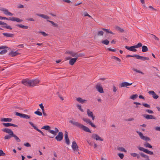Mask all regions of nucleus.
I'll return each instance as SVG.
<instances>
[{
  "mask_svg": "<svg viewBox=\"0 0 160 160\" xmlns=\"http://www.w3.org/2000/svg\"><path fill=\"white\" fill-rule=\"evenodd\" d=\"M118 155L121 159H122L124 157V154L123 153H118Z\"/></svg>",
  "mask_w": 160,
  "mask_h": 160,
  "instance_id": "57",
  "label": "nucleus"
},
{
  "mask_svg": "<svg viewBox=\"0 0 160 160\" xmlns=\"http://www.w3.org/2000/svg\"><path fill=\"white\" fill-rule=\"evenodd\" d=\"M138 149L141 151H142L144 152L149 154L150 155H153V152H151V151H149L148 149H145L144 148L142 147H138Z\"/></svg>",
  "mask_w": 160,
  "mask_h": 160,
  "instance_id": "6",
  "label": "nucleus"
},
{
  "mask_svg": "<svg viewBox=\"0 0 160 160\" xmlns=\"http://www.w3.org/2000/svg\"><path fill=\"white\" fill-rule=\"evenodd\" d=\"M24 145L27 147H30L31 146L30 144L28 142H27L26 143H24Z\"/></svg>",
  "mask_w": 160,
  "mask_h": 160,
  "instance_id": "60",
  "label": "nucleus"
},
{
  "mask_svg": "<svg viewBox=\"0 0 160 160\" xmlns=\"http://www.w3.org/2000/svg\"><path fill=\"white\" fill-rule=\"evenodd\" d=\"M82 119L84 121L88 124H89L91 121L90 119L85 118H83Z\"/></svg>",
  "mask_w": 160,
  "mask_h": 160,
  "instance_id": "36",
  "label": "nucleus"
},
{
  "mask_svg": "<svg viewBox=\"0 0 160 160\" xmlns=\"http://www.w3.org/2000/svg\"><path fill=\"white\" fill-rule=\"evenodd\" d=\"M77 59L76 58H72L69 61V63L71 65H73L75 62H76Z\"/></svg>",
  "mask_w": 160,
  "mask_h": 160,
  "instance_id": "23",
  "label": "nucleus"
},
{
  "mask_svg": "<svg viewBox=\"0 0 160 160\" xmlns=\"http://www.w3.org/2000/svg\"><path fill=\"white\" fill-rule=\"evenodd\" d=\"M136 132L138 134L140 137L141 139L147 142L150 141L151 140L149 137L144 136L143 134L141 132L138 131H137Z\"/></svg>",
  "mask_w": 160,
  "mask_h": 160,
  "instance_id": "4",
  "label": "nucleus"
},
{
  "mask_svg": "<svg viewBox=\"0 0 160 160\" xmlns=\"http://www.w3.org/2000/svg\"><path fill=\"white\" fill-rule=\"evenodd\" d=\"M109 41L107 39H105L104 40H102L101 41V42L102 44H105L106 45H108L109 43Z\"/></svg>",
  "mask_w": 160,
  "mask_h": 160,
  "instance_id": "35",
  "label": "nucleus"
},
{
  "mask_svg": "<svg viewBox=\"0 0 160 160\" xmlns=\"http://www.w3.org/2000/svg\"><path fill=\"white\" fill-rule=\"evenodd\" d=\"M144 146L146 148H152V146H151L149 143L148 142H146L144 144Z\"/></svg>",
  "mask_w": 160,
  "mask_h": 160,
  "instance_id": "34",
  "label": "nucleus"
},
{
  "mask_svg": "<svg viewBox=\"0 0 160 160\" xmlns=\"http://www.w3.org/2000/svg\"><path fill=\"white\" fill-rule=\"evenodd\" d=\"M143 117L147 119H156L155 117L153 115L148 114H144L143 115Z\"/></svg>",
  "mask_w": 160,
  "mask_h": 160,
  "instance_id": "15",
  "label": "nucleus"
},
{
  "mask_svg": "<svg viewBox=\"0 0 160 160\" xmlns=\"http://www.w3.org/2000/svg\"><path fill=\"white\" fill-rule=\"evenodd\" d=\"M97 35L98 36H102L103 35L104 32L102 31H99L97 33Z\"/></svg>",
  "mask_w": 160,
  "mask_h": 160,
  "instance_id": "40",
  "label": "nucleus"
},
{
  "mask_svg": "<svg viewBox=\"0 0 160 160\" xmlns=\"http://www.w3.org/2000/svg\"><path fill=\"white\" fill-rule=\"evenodd\" d=\"M87 114L88 117L91 118L92 120L95 119V116L93 115V113L89 109L87 110Z\"/></svg>",
  "mask_w": 160,
  "mask_h": 160,
  "instance_id": "11",
  "label": "nucleus"
},
{
  "mask_svg": "<svg viewBox=\"0 0 160 160\" xmlns=\"http://www.w3.org/2000/svg\"><path fill=\"white\" fill-rule=\"evenodd\" d=\"M42 128L46 130H48L49 131L50 129V127L49 126L46 125L43 126Z\"/></svg>",
  "mask_w": 160,
  "mask_h": 160,
  "instance_id": "38",
  "label": "nucleus"
},
{
  "mask_svg": "<svg viewBox=\"0 0 160 160\" xmlns=\"http://www.w3.org/2000/svg\"><path fill=\"white\" fill-rule=\"evenodd\" d=\"M132 70H133V71H135V72H137L140 73L142 75L144 74V73H143L141 71H140L136 69H135V68H133L132 69Z\"/></svg>",
  "mask_w": 160,
  "mask_h": 160,
  "instance_id": "43",
  "label": "nucleus"
},
{
  "mask_svg": "<svg viewBox=\"0 0 160 160\" xmlns=\"http://www.w3.org/2000/svg\"><path fill=\"white\" fill-rule=\"evenodd\" d=\"M50 133L53 134L54 135L53 136H48V137L50 138H53L56 135L55 131L52 130L51 129H50L48 131Z\"/></svg>",
  "mask_w": 160,
  "mask_h": 160,
  "instance_id": "27",
  "label": "nucleus"
},
{
  "mask_svg": "<svg viewBox=\"0 0 160 160\" xmlns=\"http://www.w3.org/2000/svg\"><path fill=\"white\" fill-rule=\"evenodd\" d=\"M148 51V48L147 46H143L142 48V52H145Z\"/></svg>",
  "mask_w": 160,
  "mask_h": 160,
  "instance_id": "30",
  "label": "nucleus"
},
{
  "mask_svg": "<svg viewBox=\"0 0 160 160\" xmlns=\"http://www.w3.org/2000/svg\"><path fill=\"white\" fill-rule=\"evenodd\" d=\"M12 135H10V134L6 135L4 136V138L5 140L9 139L12 137Z\"/></svg>",
  "mask_w": 160,
  "mask_h": 160,
  "instance_id": "32",
  "label": "nucleus"
},
{
  "mask_svg": "<svg viewBox=\"0 0 160 160\" xmlns=\"http://www.w3.org/2000/svg\"><path fill=\"white\" fill-rule=\"evenodd\" d=\"M101 29L102 30H103V31H105V32H106L107 33L112 34L113 35L115 34V33H113L112 31H109V30L108 29H107L104 28H101Z\"/></svg>",
  "mask_w": 160,
  "mask_h": 160,
  "instance_id": "31",
  "label": "nucleus"
},
{
  "mask_svg": "<svg viewBox=\"0 0 160 160\" xmlns=\"http://www.w3.org/2000/svg\"><path fill=\"white\" fill-rule=\"evenodd\" d=\"M34 113L35 114H36L38 116H41L42 115V113L41 112H40L38 111H35L34 112Z\"/></svg>",
  "mask_w": 160,
  "mask_h": 160,
  "instance_id": "48",
  "label": "nucleus"
},
{
  "mask_svg": "<svg viewBox=\"0 0 160 160\" xmlns=\"http://www.w3.org/2000/svg\"><path fill=\"white\" fill-rule=\"evenodd\" d=\"M136 58L138 59H141L143 61H145V60H149V58L148 57L141 56L138 54L137 55Z\"/></svg>",
  "mask_w": 160,
  "mask_h": 160,
  "instance_id": "18",
  "label": "nucleus"
},
{
  "mask_svg": "<svg viewBox=\"0 0 160 160\" xmlns=\"http://www.w3.org/2000/svg\"><path fill=\"white\" fill-rule=\"evenodd\" d=\"M77 101L82 104L85 103L87 101V100L83 99L81 98H78L76 99Z\"/></svg>",
  "mask_w": 160,
  "mask_h": 160,
  "instance_id": "22",
  "label": "nucleus"
},
{
  "mask_svg": "<svg viewBox=\"0 0 160 160\" xmlns=\"http://www.w3.org/2000/svg\"><path fill=\"white\" fill-rule=\"evenodd\" d=\"M7 50L5 49H4L0 52V54L2 55L5 54L7 52Z\"/></svg>",
  "mask_w": 160,
  "mask_h": 160,
  "instance_id": "49",
  "label": "nucleus"
},
{
  "mask_svg": "<svg viewBox=\"0 0 160 160\" xmlns=\"http://www.w3.org/2000/svg\"><path fill=\"white\" fill-rule=\"evenodd\" d=\"M116 29L118 30V31H120V32H124V30L123 29L119 27L118 26H116Z\"/></svg>",
  "mask_w": 160,
  "mask_h": 160,
  "instance_id": "37",
  "label": "nucleus"
},
{
  "mask_svg": "<svg viewBox=\"0 0 160 160\" xmlns=\"http://www.w3.org/2000/svg\"><path fill=\"white\" fill-rule=\"evenodd\" d=\"M82 15H83L84 16H87L88 15V13L86 12H83Z\"/></svg>",
  "mask_w": 160,
  "mask_h": 160,
  "instance_id": "63",
  "label": "nucleus"
},
{
  "mask_svg": "<svg viewBox=\"0 0 160 160\" xmlns=\"http://www.w3.org/2000/svg\"><path fill=\"white\" fill-rule=\"evenodd\" d=\"M0 19H1V20H2V19H6V20H9V18H6L5 17H2V16H1L0 17Z\"/></svg>",
  "mask_w": 160,
  "mask_h": 160,
  "instance_id": "59",
  "label": "nucleus"
},
{
  "mask_svg": "<svg viewBox=\"0 0 160 160\" xmlns=\"http://www.w3.org/2000/svg\"><path fill=\"white\" fill-rule=\"evenodd\" d=\"M72 148L74 151H78L79 150L78 147L75 141H73L72 143Z\"/></svg>",
  "mask_w": 160,
  "mask_h": 160,
  "instance_id": "14",
  "label": "nucleus"
},
{
  "mask_svg": "<svg viewBox=\"0 0 160 160\" xmlns=\"http://www.w3.org/2000/svg\"><path fill=\"white\" fill-rule=\"evenodd\" d=\"M9 20L12 21H16L18 22H21L22 20V19H20L19 18H15L14 17H13L12 18H9Z\"/></svg>",
  "mask_w": 160,
  "mask_h": 160,
  "instance_id": "16",
  "label": "nucleus"
},
{
  "mask_svg": "<svg viewBox=\"0 0 160 160\" xmlns=\"http://www.w3.org/2000/svg\"><path fill=\"white\" fill-rule=\"evenodd\" d=\"M77 106L78 109L80 110L82 112H83V110L82 109V107L81 105L78 104L77 105Z\"/></svg>",
  "mask_w": 160,
  "mask_h": 160,
  "instance_id": "50",
  "label": "nucleus"
},
{
  "mask_svg": "<svg viewBox=\"0 0 160 160\" xmlns=\"http://www.w3.org/2000/svg\"><path fill=\"white\" fill-rule=\"evenodd\" d=\"M91 137L92 138L96 140H99L103 141V139L100 137L98 135L95 134H93Z\"/></svg>",
  "mask_w": 160,
  "mask_h": 160,
  "instance_id": "9",
  "label": "nucleus"
},
{
  "mask_svg": "<svg viewBox=\"0 0 160 160\" xmlns=\"http://www.w3.org/2000/svg\"><path fill=\"white\" fill-rule=\"evenodd\" d=\"M96 88L100 93H102L103 92V88L100 84H98L96 86Z\"/></svg>",
  "mask_w": 160,
  "mask_h": 160,
  "instance_id": "10",
  "label": "nucleus"
},
{
  "mask_svg": "<svg viewBox=\"0 0 160 160\" xmlns=\"http://www.w3.org/2000/svg\"><path fill=\"white\" fill-rule=\"evenodd\" d=\"M29 124L31 126H32L33 128L35 129L37 131H38V132H39L40 133H41V134L42 135H43V136H44L45 135V134L41 130H40L38 129L37 127L32 122H29Z\"/></svg>",
  "mask_w": 160,
  "mask_h": 160,
  "instance_id": "8",
  "label": "nucleus"
},
{
  "mask_svg": "<svg viewBox=\"0 0 160 160\" xmlns=\"http://www.w3.org/2000/svg\"><path fill=\"white\" fill-rule=\"evenodd\" d=\"M69 122L73 125L78 127L79 128L83 130L86 132H91V131L88 128L82 124L78 122L74 121L73 120H70Z\"/></svg>",
  "mask_w": 160,
  "mask_h": 160,
  "instance_id": "2",
  "label": "nucleus"
},
{
  "mask_svg": "<svg viewBox=\"0 0 160 160\" xmlns=\"http://www.w3.org/2000/svg\"><path fill=\"white\" fill-rule=\"evenodd\" d=\"M64 135L65 142L67 145H69L70 143V142L69 139L68 138V134L67 132L65 131Z\"/></svg>",
  "mask_w": 160,
  "mask_h": 160,
  "instance_id": "12",
  "label": "nucleus"
},
{
  "mask_svg": "<svg viewBox=\"0 0 160 160\" xmlns=\"http://www.w3.org/2000/svg\"><path fill=\"white\" fill-rule=\"evenodd\" d=\"M111 58L112 59H114L115 60H116L117 61H118L119 62H120L121 61V60L120 59H119L117 57H116L115 56H113L112 57H111Z\"/></svg>",
  "mask_w": 160,
  "mask_h": 160,
  "instance_id": "42",
  "label": "nucleus"
},
{
  "mask_svg": "<svg viewBox=\"0 0 160 160\" xmlns=\"http://www.w3.org/2000/svg\"><path fill=\"white\" fill-rule=\"evenodd\" d=\"M2 34L5 37H13L14 35L12 33H3Z\"/></svg>",
  "mask_w": 160,
  "mask_h": 160,
  "instance_id": "24",
  "label": "nucleus"
},
{
  "mask_svg": "<svg viewBox=\"0 0 160 160\" xmlns=\"http://www.w3.org/2000/svg\"><path fill=\"white\" fill-rule=\"evenodd\" d=\"M3 125L6 127H8L9 126H13L14 127H18V126L17 125L14 124H12L9 123H3Z\"/></svg>",
  "mask_w": 160,
  "mask_h": 160,
  "instance_id": "20",
  "label": "nucleus"
},
{
  "mask_svg": "<svg viewBox=\"0 0 160 160\" xmlns=\"http://www.w3.org/2000/svg\"><path fill=\"white\" fill-rule=\"evenodd\" d=\"M118 149L121 151L122 152H126V151L125 150V149L122 147H119L118 148Z\"/></svg>",
  "mask_w": 160,
  "mask_h": 160,
  "instance_id": "39",
  "label": "nucleus"
},
{
  "mask_svg": "<svg viewBox=\"0 0 160 160\" xmlns=\"http://www.w3.org/2000/svg\"><path fill=\"white\" fill-rule=\"evenodd\" d=\"M12 120V119L11 118H2L1 119V122H11Z\"/></svg>",
  "mask_w": 160,
  "mask_h": 160,
  "instance_id": "25",
  "label": "nucleus"
},
{
  "mask_svg": "<svg viewBox=\"0 0 160 160\" xmlns=\"http://www.w3.org/2000/svg\"><path fill=\"white\" fill-rule=\"evenodd\" d=\"M132 83H130L127 82H125L121 83L120 86L121 88H122L131 85H132Z\"/></svg>",
  "mask_w": 160,
  "mask_h": 160,
  "instance_id": "21",
  "label": "nucleus"
},
{
  "mask_svg": "<svg viewBox=\"0 0 160 160\" xmlns=\"http://www.w3.org/2000/svg\"><path fill=\"white\" fill-rule=\"evenodd\" d=\"M74 52L72 51H68L66 52V53L71 55L72 57L74 56Z\"/></svg>",
  "mask_w": 160,
  "mask_h": 160,
  "instance_id": "44",
  "label": "nucleus"
},
{
  "mask_svg": "<svg viewBox=\"0 0 160 160\" xmlns=\"http://www.w3.org/2000/svg\"><path fill=\"white\" fill-rule=\"evenodd\" d=\"M137 54L134 55H128L126 56V58H129V57H133V58H136Z\"/></svg>",
  "mask_w": 160,
  "mask_h": 160,
  "instance_id": "52",
  "label": "nucleus"
},
{
  "mask_svg": "<svg viewBox=\"0 0 160 160\" xmlns=\"http://www.w3.org/2000/svg\"><path fill=\"white\" fill-rule=\"evenodd\" d=\"M148 93L149 94H151L152 95L153 98L155 99H157L158 98V95H156L155 92L153 91H149Z\"/></svg>",
  "mask_w": 160,
  "mask_h": 160,
  "instance_id": "19",
  "label": "nucleus"
},
{
  "mask_svg": "<svg viewBox=\"0 0 160 160\" xmlns=\"http://www.w3.org/2000/svg\"><path fill=\"white\" fill-rule=\"evenodd\" d=\"M5 153L3 152V151L1 150H0V156H5Z\"/></svg>",
  "mask_w": 160,
  "mask_h": 160,
  "instance_id": "54",
  "label": "nucleus"
},
{
  "mask_svg": "<svg viewBox=\"0 0 160 160\" xmlns=\"http://www.w3.org/2000/svg\"><path fill=\"white\" fill-rule=\"evenodd\" d=\"M2 28H7V29H9L10 30H12V28H11L10 26L9 25H6V26H2Z\"/></svg>",
  "mask_w": 160,
  "mask_h": 160,
  "instance_id": "46",
  "label": "nucleus"
},
{
  "mask_svg": "<svg viewBox=\"0 0 160 160\" xmlns=\"http://www.w3.org/2000/svg\"><path fill=\"white\" fill-rule=\"evenodd\" d=\"M140 1H141V3L143 4V6L145 8H147V7H146L145 5V2H144V0H140Z\"/></svg>",
  "mask_w": 160,
  "mask_h": 160,
  "instance_id": "58",
  "label": "nucleus"
},
{
  "mask_svg": "<svg viewBox=\"0 0 160 160\" xmlns=\"http://www.w3.org/2000/svg\"><path fill=\"white\" fill-rule=\"evenodd\" d=\"M22 118L25 119H29L30 118V116L29 115L23 114Z\"/></svg>",
  "mask_w": 160,
  "mask_h": 160,
  "instance_id": "45",
  "label": "nucleus"
},
{
  "mask_svg": "<svg viewBox=\"0 0 160 160\" xmlns=\"http://www.w3.org/2000/svg\"><path fill=\"white\" fill-rule=\"evenodd\" d=\"M125 48L128 50L132 52H136L137 51V50L135 49L136 48L134 45L130 47H128V46H126L125 47Z\"/></svg>",
  "mask_w": 160,
  "mask_h": 160,
  "instance_id": "17",
  "label": "nucleus"
},
{
  "mask_svg": "<svg viewBox=\"0 0 160 160\" xmlns=\"http://www.w3.org/2000/svg\"><path fill=\"white\" fill-rule=\"evenodd\" d=\"M12 137L14 138L16 141L18 142H21L20 139L14 133L12 135Z\"/></svg>",
  "mask_w": 160,
  "mask_h": 160,
  "instance_id": "29",
  "label": "nucleus"
},
{
  "mask_svg": "<svg viewBox=\"0 0 160 160\" xmlns=\"http://www.w3.org/2000/svg\"><path fill=\"white\" fill-rule=\"evenodd\" d=\"M107 49L110 51H111L113 52H115L116 51V49L111 48H108Z\"/></svg>",
  "mask_w": 160,
  "mask_h": 160,
  "instance_id": "62",
  "label": "nucleus"
},
{
  "mask_svg": "<svg viewBox=\"0 0 160 160\" xmlns=\"http://www.w3.org/2000/svg\"><path fill=\"white\" fill-rule=\"evenodd\" d=\"M139 154H140V155H141V156H142V157L144 158H147V159L149 158V157L148 155L144 154L142 152H140Z\"/></svg>",
  "mask_w": 160,
  "mask_h": 160,
  "instance_id": "33",
  "label": "nucleus"
},
{
  "mask_svg": "<svg viewBox=\"0 0 160 160\" xmlns=\"http://www.w3.org/2000/svg\"><path fill=\"white\" fill-rule=\"evenodd\" d=\"M73 57H75V58H76L77 59L78 58V53L74 52Z\"/></svg>",
  "mask_w": 160,
  "mask_h": 160,
  "instance_id": "55",
  "label": "nucleus"
},
{
  "mask_svg": "<svg viewBox=\"0 0 160 160\" xmlns=\"http://www.w3.org/2000/svg\"><path fill=\"white\" fill-rule=\"evenodd\" d=\"M142 105L145 107L147 108H150V106L149 105L145 103H142Z\"/></svg>",
  "mask_w": 160,
  "mask_h": 160,
  "instance_id": "53",
  "label": "nucleus"
},
{
  "mask_svg": "<svg viewBox=\"0 0 160 160\" xmlns=\"http://www.w3.org/2000/svg\"><path fill=\"white\" fill-rule=\"evenodd\" d=\"M0 11L3 12L4 14L8 16H12L13 15V14L9 12L7 9L3 8L0 7Z\"/></svg>",
  "mask_w": 160,
  "mask_h": 160,
  "instance_id": "5",
  "label": "nucleus"
},
{
  "mask_svg": "<svg viewBox=\"0 0 160 160\" xmlns=\"http://www.w3.org/2000/svg\"><path fill=\"white\" fill-rule=\"evenodd\" d=\"M20 54L17 52L12 51L10 53V54L12 55V56L14 57Z\"/></svg>",
  "mask_w": 160,
  "mask_h": 160,
  "instance_id": "28",
  "label": "nucleus"
},
{
  "mask_svg": "<svg viewBox=\"0 0 160 160\" xmlns=\"http://www.w3.org/2000/svg\"><path fill=\"white\" fill-rule=\"evenodd\" d=\"M22 82V84L26 86L33 87L39 83V81L38 79L29 80L25 79H23Z\"/></svg>",
  "mask_w": 160,
  "mask_h": 160,
  "instance_id": "1",
  "label": "nucleus"
},
{
  "mask_svg": "<svg viewBox=\"0 0 160 160\" xmlns=\"http://www.w3.org/2000/svg\"><path fill=\"white\" fill-rule=\"evenodd\" d=\"M137 153H130V155L133 157H136V155Z\"/></svg>",
  "mask_w": 160,
  "mask_h": 160,
  "instance_id": "64",
  "label": "nucleus"
},
{
  "mask_svg": "<svg viewBox=\"0 0 160 160\" xmlns=\"http://www.w3.org/2000/svg\"><path fill=\"white\" fill-rule=\"evenodd\" d=\"M152 36H153V38L156 40L157 41H159V38H157L155 35L153 34H152Z\"/></svg>",
  "mask_w": 160,
  "mask_h": 160,
  "instance_id": "61",
  "label": "nucleus"
},
{
  "mask_svg": "<svg viewBox=\"0 0 160 160\" xmlns=\"http://www.w3.org/2000/svg\"><path fill=\"white\" fill-rule=\"evenodd\" d=\"M146 111L148 112L149 113L152 114L153 113V111L151 110L146 109Z\"/></svg>",
  "mask_w": 160,
  "mask_h": 160,
  "instance_id": "56",
  "label": "nucleus"
},
{
  "mask_svg": "<svg viewBox=\"0 0 160 160\" xmlns=\"http://www.w3.org/2000/svg\"><path fill=\"white\" fill-rule=\"evenodd\" d=\"M63 134L62 132H59L58 135L55 137V139L58 141H61L63 139Z\"/></svg>",
  "mask_w": 160,
  "mask_h": 160,
  "instance_id": "7",
  "label": "nucleus"
},
{
  "mask_svg": "<svg viewBox=\"0 0 160 160\" xmlns=\"http://www.w3.org/2000/svg\"><path fill=\"white\" fill-rule=\"evenodd\" d=\"M2 131L10 134V135H12L13 134V131L11 129L9 128H5L2 129Z\"/></svg>",
  "mask_w": 160,
  "mask_h": 160,
  "instance_id": "13",
  "label": "nucleus"
},
{
  "mask_svg": "<svg viewBox=\"0 0 160 160\" xmlns=\"http://www.w3.org/2000/svg\"><path fill=\"white\" fill-rule=\"evenodd\" d=\"M39 33H41L43 36L46 37L48 35V34L44 32L40 31L39 32Z\"/></svg>",
  "mask_w": 160,
  "mask_h": 160,
  "instance_id": "51",
  "label": "nucleus"
},
{
  "mask_svg": "<svg viewBox=\"0 0 160 160\" xmlns=\"http://www.w3.org/2000/svg\"><path fill=\"white\" fill-rule=\"evenodd\" d=\"M138 97V95L137 94H133L130 96V98L133 99L135 100Z\"/></svg>",
  "mask_w": 160,
  "mask_h": 160,
  "instance_id": "41",
  "label": "nucleus"
},
{
  "mask_svg": "<svg viewBox=\"0 0 160 160\" xmlns=\"http://www.w3.org/2000/svg\"><path fill=\"white\" fill-rule=\"evenodd\" d=\"M36 15L38 16L42 17L45 19H47V21L48 22H50L53 26L54 27H57L58 26V25L56 23H55L49 20V19H50V18L48 16L43 14H37Z\"/></svg>",
  "mask_w": 160,
  "mask_h": 160,
  "instance_id": "3",
  "label": "nucleus"
},
{
  "mask_svg": "<svg viewBox=\"0 0 160 160\" xmlns=\"http://www.w3.org/2000/svg\"><path fill=\"white\" fill-rule=\"evenodd\" d=\"M134 46L136 48H138L141 47L142 46V44L141 42H139L137 45Z\"/></svg>",
  "mask_w": 160,
  "mask_h": 160,
  "instance_id": "47",
  "label": "nucleus"
},
{
  "mask_svg": "<svg viewBox=\"0 0 160 160\" xmlns=\"http://www.w3.org/2000/svg\"><path fill=\"white\" fill-rule=\"evenodd\" d=\"M16 26L18 27L19 28H22L23 29H28V27L27 26H24L22 24H17L16 25Z\"/></svg>",
  "mask_w": 160,
  "mask_h": 160,
  "instance_id": "26",
  "label": "nucleus"
}]
</instances>
